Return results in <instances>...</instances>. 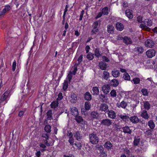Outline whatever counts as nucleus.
Returning a JSON list of instances; mask_svg holds the SVG:
<instances>
[{"instance_id": "1", "label": "nucleus", "mask_w": 157, "mask_h": 157, "mask_svg": "<svg viewBox=\"0 0 157 157\" xmlns=\"http://www.w3.org/2000/svg\"><path fill=\"white\" fill-rule=\"evenodd\" d=\"M90 142L93 144H97L99 142V138L97 135L93 132L89 135Z\"/></svg>"}, {"instance_id": "2", "label": "nucleus", "mask_w": 157, "mask_h": 157, "mask_svg": "<svg viewBox=\"0 0 157 157\" xmlns=\"http://www.w3.org/2000/svg\"><path fill=\"white\" fill-rule=\"evenodd\" d=\"M111 121L108 119H104L101 120V124L108 127L112 124Z\"/></svg>"}, {"instance_id": "3", "label": "nucleus", "mask_w": 157, "mask_h": 157, "mask_svg": "<svg viewBox=\"0 0 157 157\" xmlns=\"http://www.w3.org/2000/svg\"><path fill=\"white\" fill-rule=\"evenodd\" d=\"M155 51L152 49H149L146 52V55L147 57L150 58H152L155 56Z\"/></svg>"}, {"instance_id": "4", "label": "nucleus", "mask_w": 157, "mask_h": 157, "mask_svg": "<svg viewBox=\"0 0 157 157\" xmlns=\"http://www.w3.org/2000/svg\"><path fill=\"white\" fill-rule=\"evenodd\" d=\"M110 90V86L108 84H105L102 87V90L104 93L107 94L109 92Z\"/></svg>"}, {"instance_id": "5", "label": "nucleus", "mask_w": 157, "mask_h": 157, "mask_svg": "<svg viewBox=\"0 0 157 157\" xmlns=\"http://www.w3.org/2000/svg\"><path fill=\"white\" fill-rule=\"evenodd\" d=\"M154 43L153 41L150 39L147 40L145 42V45L146 47L152 48L154 45Z\"/></svg>"}, {"instance_id": "6", "label": "nucleus", "mask_w": 157, "mask_h": 157, "mask_svg": "<svg viewBox=\"0 0 157 157\" xmlns=\"http://www.w3.org/2000/svg\"><path fill=\"white\" fill-rule=\"evenodd\" d=\"M9 93L7 92H6L2 96L0 100V102L2 103L4 101L6 100L8 98L9 96Z\"/></svg>"}, {"instance_id": "7", "label": "nucleus", "mask_w": 157, "mask_h": 157, "mask_svg": "<svg viewBox=\"0 0 157 157\" xmlns=\"http://www.w3.org/2000/svg\"><path fill=\"white\" fill-rule=\"evenodd\" d=\"M129 120L132 123L137 124L139 122V120L137 116H133L129 118Z\"/></svg>"}, {"instance_id": "8", "label": "nucleus", "mask_w": 157, "mask_h": 157, "mask_svg": "<svg viewBox=\"0 0 157 157\" xmlns=\"http://www.w3.org/2000/svg\"><path fill=\"white\" fill-rule=\"evenodd\" d=\"M108 117L112 119H115L116 117V114L113 111L110 110L108 111Z\"/></svg>"}, {"instance_id": "9", "label": "nucleus", "mask_w": 157, "mask_h": 157, "mask_svg": "<svg viewBox=\"0 0 157 157\" xmlns=\"http://www.w3.org/2000/svg\"><path fill=\"white\" fill-rule=\"evenodd\" d=\"M112 75L115 78L118 77L120 75L119 71L116 69H114L111 72Z\"/></svg>"}, {"instance_id": "10", "label": "nucleus", "mask_w": 157, "mask_h": 157, "mask_svg": "<svg viewBox=\"0 0 157 157\" xmlns=\"http://www.w3.org/2000/svg\"><path fill=\"white\" fill-rule=\"evenodd\" d=\"M123 131L125 133L131 134L132 132L131 129H130L129 127L127 126L122 128Z\"/></svg>"}, {"instance_id": "11", "label": "nucleus", "mask_w": 157, "mask_h": 157, "mask_svg": "<svg viewBox=\"0 0 157 157\" xmlns=\"http://www.w3.org/2000/svg\"><path fill=\"white\" fill-rule=\"evenodd\" d=\"M141 116L146 120H148L149 117L147 111L144 110L142 112Z\"/></svg>"}, {"instance_id": "12", "label": "nucleus", "mask_w": 157, "mask_h": 157, "mask_svg": "<svg viewBox=\"0 0 157 157\" xmlns=\"http://www.w3.org/2000/svg\"><path fill=\"white\" fill-rule=\"evenodd\" d=\"M123 41L127 45L131 44L132 43L131 39L130 37L127 36H125L124 37Z\"/></svg>"}, {"instance_id": "13", "label": "nucleus", "mask_w": 157, "mask_h": 157, "mask_svg": "<svg viewBox=\"0 0 157 157\" xmlns=\"http://www.w3.org/2000/svg\"><path fill=\"white\" fill-rule=\"evenodd\" d=\"M98 66L102 70H105L107 68L106 63L103 62H101L99 63Z\"/></svg>"}, {"instance_id": "14", "label": "nucleus", "mask_w": 157, "mask_h": 157, "mask_svg": "<svg viewBox=\"0 0 157 157\" xmlns=\"http://www.w3.org/2000/svg\"><path fill=\"white\" fill-rule=\"evenodd\" d=\"M71 112L72 115L75 117L78 115V110L76 107L71 108Z\"/></svg>"}, {"instance_id": "15", "label": "nucleus", "mask_w": 157, "mask_h": 157, "mask_svg": "<svg viewBox=\"0 0 157 157\" xmlns=\"http://www.w3.org/2000/svg\"><path fill=\"white\" fill-rule=\"evenodd\" d=\"M100 109L102 111L106 112L108 110L107 105L105 103L101 104L100 107Z\"/></svg>"}, {"instance_id": "16", "label": "nucleus", "mask_w": 157, "mask_h": 157, "mask_svg": "<svg viewBox=\"0 0 157 157\" xmlns=\"http://www.w3.org/2000/svg\"><path fill=\"white\" fill-rule=\"evenodd\" d=\"M107 31L109 33H113L114 32V28L113 26L111 25H109L107 26Z\"/></svg>"}, {"instance_id": "17", "label": "nucleus", "mask_w": 157, "mask_h": 157, "mask_svg": "<svg viewBox=\"0 0 157 157\" xmlns=\"http://www.w3.org/2000/svg\"><path fill=\"white\" fill-rule=\"evenodd\" d=\"M143 23L145 24L147 26H151L152 25V21L149 19H145Z\"/></svg>"}, {"instance_id": "18", "label": "nucleus", "mask_w": 157, "mask_h": 157, "mask_svg": "<svg viewBox=\"0 0 157 157\" xmlns=\"http://www.w3.org/2000/svg\"><path fill=\"white\" fill-rule=\"evenodd\" d=\"M116 27L117 29L120 31H122L124 28L123 25L120 22H117L116 24Z\"/></svg>"}, {"instance_id": "19", "label": "nucleus", "mask_w": 157, "mask_h": 157, "mask_svg": "<svg viewBox=\"0 0 157 157\" xmlns=\"http://www.w3.org/2000/svg\"><path fill=\"white\" fill-rule=\"evenodd\" d=\"M110 83L111 86L114 87H116L118 85L119 82L118 80L114 79L110 82Z\"/></svg>"}, {"instance_id": "20", "label": "nucleus", "mask_w": 157, "mask_h": 157, "mask_svg": "<svg viewBox=\"0 0 157 157\" xmlns=\"http://www.w3.org/2000/svg\"><path fill=\"white\" fill-rule=\"evenodd\" d=\"M109 74L107 71H103L102 74V78L105 80H107L109 77Z\"/></svg>"}, {"instance_id": "21", "label": "nucleus", "mask_w": 157, "mask_h": 157, "mask_svg": "<svg viewBox=\"0 0 157 157\" xmlns=\"http://www.w3.org/2000/svg\"><path fill=\"white\" fill-rule=\"evenodd\" d=\"M117 105L119 108L121 107L122 108L125 109L127 105V103L123 101L119 104H117Z\"/></svg>"}, {"instance_id": "22", "label": "nucleus", "mask_w": 157, "mask_h": 157, "mask_svg": "<svg viewBox=\"0 0 157 157\" xmlns=\"http://www.w3.org/2000/svg\"><path fill=\"white\" fill-rule=\"evenodd\" d=\"M132 12V10H126L125 14L129 18L132 19L133 17Z\"/></svg>"}, {"instance_id": "23", "label": "nucleus", "mask_w": 157, "mask_h": 157, "mask_svg": "<svg viewBox=\"0 0 157 157\" xmlns=\"http://www.w3.org/2000/svg\"><path fill=\"white\" fill-rule=\"evenodd\" d=\"M134 50L135 51L137 52L138 53H142L144 52V49L141 47H138L135 48Z\"/></svg>"}, {"instance_id": "24", "label": "nucleus", "mask_w": 157, "mask_h": 157, "mask_svg": "<svg viewBox=\"0 0 157 157\" xmlns=\"http://www.w3.org/2000/svg\"><path fill=\"white\" fill-rule=\"evenodd\" d=\"M52 110H49L47 113V119L48 120H51L52 119Z\"/></svg>"}, {"instance_id": "25", "label": "nucleus", "mask_w": 157, "mask_h": 157, "mask_svg": "<svg viewBox=\"0 0 157 157\" xmlns=\"http://www.w3.org/2000/svg\"><path fill=\"white\" fill-rule=\"evenodd\" d=\"M104 147L108 149H111L112 147V145L110 141H107L104 144Z\"/></svg>"}, {"instance_id": "26", "label": "nucleus", "mask_w": 157, "mask_h": 157, "mask_svg": "<svg viewBox=\"0 0 157 157\" xmlns=\"http://www.w3.org/2000/svg\"><path fill=\"white\" fill-rule=\"evenodd\" d=\"M75 120L78 123H82L83 121V119L82 117L78 115L75 117Z\"/></svg>"}, {"instance_id": "27", "label": "nucleus", "mask_w": 157, "mask_h": 157, "mask_svg": "<svg viewBox=\"0 0 157 157\" xmlns=\"http://www.w3.org/2000/svg\"><path fill=\"white\" fill-rule=\"evenodd\" d=\"M59 104L58 101H53L51 104V108L52 109H55L58 107Z\"/></svg>"}, {"instance_id": "28", "label": "nucleus", "mask_w": 157, "mask_h": 157, "mask_svg": "<svg viewBox=\"0 0 157 157\" xmlns=\"http://www.w3.org/2000/svg\"><path fill=\"white\" fill-rule=\"evenodd\" d=\"M92 93L94 95H98L99 93V89L98 87H93L92 89Z\"/></svg>"}, {"instance_id": "29", "label": "nucleus", "mask_w": 157, "mask_h": 157, "mask_svg": "<svg viewBox=\"0 0 157 157\" xmlns=\"http://www.w3.org/2000/svg\"><path fill=\"white\" fill-rule=\"evenodd\" d=\"M148 125L151 129H153L155 126V124L152 120H151L148 122Z\"/></svg>"}, {"instance_id": "30", "label": "nucleus", "mask_w": 157, "mask_h": 157, "mask_svg": "<svg viewBox=\"0 0 157 157\" xmlns=\"http://www.w3.org/2000/svg\"><path fill=\"white\" fill-rule=\"evenodd\" d=\"M85 98L86 100L89 101L91 99V95L88 92L86 93L84 95Z\"/></svg>"}, {"instance_id": "31", "label": "nucleus", "mask_w": 157, "mask_h": 157, "mask_svg": "<svg viewBox=\"0 0 157 157\" xmlns=\"http://www.w3.org/2000/svg\"><path fill=\"white\" fill-rule=\"evenodd\" d=\"M123 78L126 80L129 81L130 80V77L129 74L127 72H125L124 74Z\"/></svg>"}, {"instance_id": "32", "label": "nucleus", "mask_w": 157, "mask_h": 157, "mask_svg": "<svg viewBox=\"0 0 157 157\" xmlns=\"http://www.w3.org/2000/svg\"><path fill=\"white\" fill-rule=\"evenodd\" d=\"M144 108L147 110H148L150 108V104L147 101H144Z\"/></svg>"}, {"instance_id": "33", "label": "nucleus", "mask_w": 157, "mask_h": 157, "mask_svg": "<svg viewBox=\"0 0 157 157\" xmlns=\"http://www.w3.org/2000/svg\"><path fill=\"white\" fill-rule=\"evenodd\" d=\"M94 55L97 58H99L101 56V55L99 52V50L98 48H96L94 50Z\"/></svg>"}, {"instance_id": "34", "label": "nucleus", "mask_w": 157, "mask_h": 157, "mask_svg": "<svg viewBox=\"0 0 157 157\" xmlns=\"http://www.w3.org/2000/svg\"><path fill=\"white\" fill-rule=\"evenodd\" d=\"M99 98L103 102H106L107 100V96L102 94H101L99 95Z\"/></svg>"}, {"instance_id": "35", "label": "nucleus", "mask_w": 157, "mask_h": 157, "mask_svg": "<svg viewBox=\"0 0 157 157\" xmlns=\"http://www.w3.org/2000/svg\"><path fill=\"white\" fill-rule=\"evenodd\" d=\"M91 104L89 101H86L85 103V109L86 110H89L91 107Z\"/></svg>"}, {"instance_id": "36", "label": "nucleus", "mask_w": 157, "mask_h": 157, "mask_svg": "<svg viewBox=\"0 0 157 157\" xmlns=\"http://www.w3.org/2000/svg\"><path fill=\"white\" fill-rule=\"evenodd\" d=\"M140 139L139 137H135L133 141V144L134 146L138 145L140 142Z\"/></svg>"}, {"instance_id": "37", "label": "nucleus", "mask_w": 157, "mask_h": 157, "mask_svg": "<svg viewBox=\"0 0 157 157\" xmlns=\"http://www.w3.org/2000/svg\"><path fill=\"white\" fill-rule=\"evenodd\" d=\"M63 84V89L65 90L67 89L68 86L67 80H65Z\"/></svg>"}, {"instance_id": "38", "label": "nucleus", "mask_w": 157, "mask_h": 157, "mask_svg": "<svg viewBox=\"0 0 157 157\" xmlns=\"http://www.w3.org/2000/svg\"><path fill=\"white\" fill-rule=\"evenodd\" d=\"M120 117L122 120H124L125 121H128V120L130 118L127 115H120Z\"/></svg>"}, {"instance_id": "39", "label": "nucleus", "mask_w": 157, "mask_h": 157, "mask_svg": "<svg viewBox=\"0 0 157 157\" xmlns=\"http://www.w3.org/2000/svg\"><path fill=\"white\" fill-rule=\"evenodd\" d=\"M94 54L91 53H89L87 55V58L89 60H92L94 58Z\"/></svg>"}, {"instance_id": "40", "label": "nucleus", "mask_w": 157, "mask_h": 157, "mask_svg": "<svg viewBox=\"0 0 157 157\" xmlns=\"http://www.w3.org/2000/svg\"><path fill=\"white\" fill-rule=\"evenodd\" d=\"M75 137L76 139L78 140H81L82 138V136H80L79 133L78 132L76 133L75 134Z\"/></svg>"}, {"instance_id": "41", "label": "nucleus", "mask_w": 157, "mask_h": 157, "mask_svg": "<svg viewBox=\"0 0 157 157\" xmlns=\"http://www.w3.org/2000/svg\"><path fill=\"white\" fill-rule=\"evenodd\" d=\"M96 149L98 150L100 153L103 152L104 148L102 145H97L96 146Z\"/></svg>"}, {"instance_id": "42", "label": "nucleus", "mask_w": 157, "mask_h": 157, "mask_svg": "<svg viewBox=\"0 0 157 157\" xmlns=\"http://www.w3.org/2000/svg\"><path fill=\"white\" fill-rule=\"evenodd\" d=\"M51 127L49 125H46L44 128V130L48 132L49 133L51 132Z\"/></svg>"}, {"instance_id": "43", "label": "nucleus", "mask_w": 157, "mask_h": 157, "mask_svg": "<svg viewBox=\"0 0 157 157\" xmlns=\"http://www.w3.org/2000/svg\"><path fill=\"white\" fill-rule=\"evenodd\" d=\"M111 97L113 98L116 97L117 96V93L115 90H112L110 93Z\"/></svg>"}, {"instance_id": "44", "label": "nucleus", "mask_w": 157, "mask_h": 157, "mask_svg": "<svg viewBox=\"0 0 157 157\" xmlns=\"http://www.w3.org/2000/svg\"><path fill=\"white\" fill-rule=\"evenodd\" d=\"M132 81L135 84H138L139 83L140 80L138 78H134L133 79Z\"/></svg>"}, {"instance_id": "45", "label": "nucleus", "mask_w": 157, "mask_h": 157, "mask_svg": "<svg viewBox=\"0 0 157 157\" xmlns=\"http://www.w3.org/2000/svg\"><path fill=\"white\" fill-rule=\"evenodd\" d=\"M141 92L144 95L147 96L148 94L147 90L146 89H142Z\"/></svg>"}, {"instance_id": "46", "label": "nucleus", "mask_w": 157, "mask_h": 157, "mask_svg": "<svg viewBox=\"0 0 157 157\" xmlns=\"http://www.w3.org/2000/svg\"><path fill=\"white\" fill-rule=\"evenodd\" d=\"M140 27L143 29L147 30L149 29L147 25L145 24H141L140 25Z\"/></svg>"}, {"instance_id": "47", "label": "nucleus", "mask_w": 157, "mask_h": 157, "mask_svg": "<svg viewBox=\"0 0 157 157\" xmlns=\"http://www.w3.org/2000/svg\"><path fill=\"white\" fill-rule=\"evenodd\" d=\"M90 116L92 118H97L98 115L97 112H93L91 113Z\"/></svg>"}, {"instance_id": "48", "label": "nucleus", "mask_w": 157, "mask_h": 157, "mask_svg": "<svg viewBox=\"0 0 157 157\" xmlns=\"http://www.w3.org/2000/svg\"><path fill=\"white\" fill-rule=\"evenodd\" d=\"M71 98L72 99L71 100V102L73 103H75L77 99V98L76 95L75 94L71 96Z\"/></svg>"}, {"instance_id": "49", "label": "nucleus", "mask_w": 157, "mask_h": 157, "mask_svg": "<svg viewBox=\"0 0 157 157\" xmlns=\"http://www.w3.org/2000/svg\"><path fill=\"white\" fill-rule=\"evenodd\" d=\"M148 13L153 16H156L157 15V12L155 10H149Z\"/></svg>"}, {"instance_id": "50", "label": "nucleus", "mask_w": 157, "mask_h": 157, "mask_svg": "<svg viewBox=\"0 0 157 157\" xmlns=\"http://www.w3.org/2000/svg\"><path fill=\"white\" fill-rule=\"evenodd\" d=\"M72 77V72H70L68 75L67 76V78L68 79L69 81V82H71V81Z\"/></svg>"}, {"instance_id": "51", "label": "nucleus", "mask_w": 157, "mask_h": 157, "mask_svg": "<svg viewBox=\"0 0 157 157\" xmlns=\"http://www.w3.org/2000/svg\"><path fill=\"white\" fill-rule=\"evenodd\" d=\"M151 130L150 129H148L145 132V135L147 136L150 135L151 134Z\"/></svg>"}, {"instance_id": "52", "label": "nucleus", "mask_w": 157, "mask_h": 157, "mask_svg": "<svg viewBox=\"0 0 157 157\" xmlns=\"http://www.w3.org/2000/svg\"><path fill=\"white\" fill-rule=\"evenodd\" d=\"M68 141L70 143V144L73 147V145L74 144V139L73 138L69 139Z\"/></svg>"}, {"instance_id": "53", "label": "nucleus", "mask_w": 157, "mask_h": 157, "mask_svg": "<svg viewBox=\"0 0 157 157\" xmlns=\"http://www.w3.org/2000/svg\"><path fill=\"white\" fill-rule=\"evenodd\" d=\"M74 144L75 146H76L77 148H78L79 149H81L82 145L80 143L78 142L77 143H76Z\"/></svg>"}, {"instance_id": "54", "label": "nucleus", "mask_w": 157, "mask_h": 157, "mask_svg": "<svg viewBox=\"0 0 157 157\" xmlns=\"http://www.w3.org/2000/svg\"><path fill=\"white\" fill-rule=\"evenodd\" d=\"M82 58L83 56L82 55H81L79 56L78 59V63L77 64V65L79 64L82 61Z\"/></svg>"}, {"instance_id": "55", "label": "nucleus", "mask_w": 157, "mask_h": 157, "mask_svg": "<svg viewBox=\"0 0 157 157\" xmlns=\"http://www.w3.org/2000/svg\"><path fill=\"white\" fill-rule=\"evenodd\" d=\"M16 62L15 60H14L12 64V71H14L16 67Z\"/></svg>"}, {"instance_id": "56", "label": "nucleus", "mask_w": 157, "mask_h": 157, "mask_svg": "<svg viewBox=\"0 0 157 157\" xmlns=\"http://www.w3.org/2000/svg\"><path fill=\"white\" fill-rule=\"evenodd\" d=\"M98 25V21H96L94 23L92 26L93 28H97Z\"/></svg>"}, {"instance_id": "57", "label": "nucleus", "mask_w": 157, "mask_h": 157, "mask_svg": "<svg viewBox=\"0 0 157 157\" xmlns=\"http://www.w3.org/2000/svg\"><path fill=\"white\" fill-rule=\"evenodd\" d=\"M142 17L141 16H139L137 18V21L140 23H142L143 22V19H142Z\"/></svg>"}, {"instance_id": "58", "label": "nucleus", "mask_w": 157, "mask_h": 157, "mask_svg": "<svg viewBox=\"0 0 157 157\" xmlns=\"http://www.w3.org/2000/svg\"><path fill=\"white\" fill-rule=\"evenodd\" d=\"M98 28H93V29L92 31V34H96V33L98 32Z\"/></svg>"}, {"instance_id": "59", "label": "nucleus", "mask_w": 157, "mask_h": 157, "mask_svg": "<svg viewBox=\"0 0 157 157\" xmlns=\"http://www.w3.org/2000/svg\"><path fill=\"white\" fill-rule=\"evenodd\" d=\"M63 97L62 94L61 93H60L58 94V98L57 99L58 100L60 101L62 99Z\"/></svg>"}, {"instance_id": "60", "label": "nucleus", "mask_w": 157, "mask_h": 157, "mask_svg": "<svg viewBox=\"0 0 157 157\" xmlns=\"http://www.w3.org/2000/svg\"><path fill=\"white\" fill-rule=\"evenodd\" d=\"M122 6L126 8L129 6V4L127 2L124 1L123 3Z\"/></svg>"}, {"instance_id": "61", "label": "nucleus", "mask_w": 157, "mask_h": 157, "mask_svg": "<svg viewBox=\"0 0 157 157\" xmlns=\"http://www.w3.org/2000/svg\"><path fill=\"white\" fill-rule=\"evenodd\" d=\"M84 12V10H82V11L81 12V13L79 16V20L80 21H81L82 20Z\"/></svg>"}, {"instance_id": "62", "label": "nucleus", "mask_w": 157, "mask_h": 157, "mask_svg": "<svg viewBox=\"0 0 157 157\" xmlns=\"http://www.w3.org/2000/svg\"><path fill=\"white\" fill-rule=\"evenodd\" d=\"M6 10H0V17L3 16L6 13Z\"/></svg>"}, {"instance_id": "63", "label": "nucleus", "mask_w": 157, "mask_h": 157, "mask_svg": "<svg viewBox=\"0 0 157 157\" xmlns=\"http://www.w3.org/2000/svg\"><path fill=\"white\" fill-rule=\"evenodd\" d=\"M102 58L104 61L108 62L109 61L108 58L105 56H103L102 57Z\"/></svg>"}, {"instance_id": "64", "label": "nucleus", "mask_w": 157, "mask_h": 157, "mask_svg": "<svg viewBox=\"0 0 157 157\" xmlns=\"http://www.w3.org/2000/svg\"><path fill=\"white\" fill-rule=\"evenodd\" d=\"M67 136L68 137L69 139L71 138H73V135L71 132H68L67 134Z\"/></svg>"}]
</instances>
